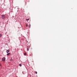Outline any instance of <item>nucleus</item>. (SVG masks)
I'll return each mask as SVG.
<instances>
[{
	"label": "nucleus",
	"mask_w": 77,
	"mask_h": 77,
	"mask_svg": "<svg viewBox=\"0 0 77 77\" xmlns=\"http://www.w3.org/2000/svg\"><path fill=\"white\" fill-rule=\"evenodd\" d=\"M2 19H5V15L4 14L2 15Z\"/></svg>",
	"instance_id": "nucleus-1"
},
{
	"label": "nucleus",
	"mask_w": 77,
	"mask_h": 77,
	"mask_svg": "<svg viewBox=\"0 0 77 77\" xmlns=\"http://www.w3.org/2000/svg\"><path fill=\"white\" fill-rule=\"evenodd\" d=\"M6 60V58L5 57H4L2 58V60L3 61H5V60Z\"/></svg>",
	"instance_id": "nucleus-2"
},
{
	"label": "nucleus",
	"mask_w": 77,
	"mask_h": 77,
	"mask_svg": "<svg viewBox=\"0 0 77 77\" xmlns=\"http://www.w3.org/2000/svg\"><path fill=\"white\" fill-rule=\"evenodd\" d=\"M29 48H30V47L28 46L27 48V51H29Z\"/></svg>",
	"instance_id": "nucleus-3"
},
{
	"label": "nucleus",
	"mask_w": 77,
	"mask_h": 77,
	"mask_svg": "<svg viewBox=\"0 0 77 77\" xmlns=\"http://www.w3.org/2000/svg\"><path fill=\"white\" fill-rule=\"evenodd\" d=\"M6 52H7V53H9V50H7L6 51Z\"/></svg>",
	"instance_id": "nucleus-4"
},
{
	"label": "nucleus",
	"mask_w": 77,
	"mask_h": 77,
	"mask_svg": "<svg viewBox=\"0 0 77 77\" xmlns=\"http://www.w3.org/2000/svg\"><path fill=\"white\" fill-rule=\"evenodd\" d=\"M2 34H0V37H2Z\"/></svg>",
	"instance_id": "nucleus-5"
},
{
	"label": "nucleus",
	"mask_w": 77,
	"mask_h": 77,
	"mask_svg": "<svg viewBox=\"0 0 77 77\" xmlns=\"http://www.w3.org/2000/svg\"><path fill=\"white\" fill-rule=\"evenodd\" d=\"M30 27H31V25L30 24H29V28H30Z\"/></svg>",
	"instance_id": "nucleus-6"
},
{
	"label": "nucleus",
	"mask_w": 77,
	"mask_h": 77,
	"mask_svg": "<svg viewBox=\"0 0 77 77\" xmlns=\"http://www.w3.org/2000/svg\"><path fill=\"white\" fill-rule=\"evenodd\" d=\"M10 54V53H8L7 54V56H8V55H9Z\"/></svg>",
	"instance_id": "nucleus-7"
},
{
	"label": "nucleus",
	"mask_w": 77,
	"mask_h": 77,
	"mask_svg": "<svg viewBox=\"0 0 77 77\" xmlns=\"http://www.w3.org/2000/svg\"><path fill=\"white\" fill-rule=\"evenodd\" d=\"M19 66H22V65H21V64H19Z\"/></svg>",
	"instance_id": "nucleus-8"
},
{
	"label": "nucleus",
	"mask_w": 77,
	"mask_h": 77,
	"mask_svg": "<svg viewBox=\"0 0 77 77\" xmlns=\"http://www.w3.org/2000/svg\"><path fill=\"white\" fill-rule=\"evenodd\" d=\"M26 20L27 21H29V19H26Z\"/></svg>",
	"instance_id": "nucleus-9"
},
{
	"label": "nucleus",
	"mask_w": 77,
	"mask_h": 77,
	"mask_svg": "<svg viewBox=\"0 0 77 77\" xmlns=\"http://www.w3.org/2000/svg\"><path fill=\"white\" fill-rule=\"evenodd\" d=\"M24 56H26V53H25L24 54Z\"/></svg>",
	"instance_id": "nucleus-10"
},
{
	"label": "nucleus",
	"mask_w": 77,
	"mask_h": 77,
	"mask_svg": "<svg viewBox=\"0 0 77 77\" xmlns=\"http://www.w3.org/2000/svg\"><path fill=\"white\" fill-rule=\"evenodd\" d=\"M13 60L12 59H11L10 60L11 61H12V60Z\"/></svg>",
	"instance_id": "nucleus-11"
},
{
	"label": "nucleus",
	"mask_w": 77,
	"mask_h": 77,
	"mask_svg": "<svg viewBox=\"0 0 77 77\" xmlns=\"http://www.w3.org/2000/svg\"><path fill=\"white\" fill-rule=\"evenodd\" d=\"M26 27H27V26H28V24H26Z\"/></svg>",
	"instance_id": "nucleus-12"
},
{
	"label": "nucleus",
	"mask_w": 77,
	"mask_h": 77,
	"mask_svg": "<svg viewBox=\"0 0 77 77\" xmlns=\"http://www.w3.org/2000/svg\"><path fill=\"white\" fill-rule=\"evenodd\" d=\"M35 74H37V72H35Z\"/></svg>",
	"instance_id": "nucleus-13"
}]
</instances>
